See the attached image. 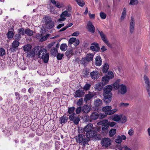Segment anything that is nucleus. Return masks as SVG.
<instances>
[{
	"label": "nucleus",
	"mask_w": 150,
	"mask_h": 150,
	"mask_svg": "<svg viewBox=\"0 0 150 150\" xmlns=\"http://www.w3.org/2000/svg\"><path fill=\"white\" fill-rule=\"evenodd\" d=\"M91 86V85L89 83L86 84L84 86L83 89L86 91L88 90L90 88Z\"/></svg>",
	"instance_id": "nucleus-43"
},
{
	"label": "nucleus",
	"mask_w": 150,
	"mask_h": 150,
	"mask_svg": "<svg viewBox=\"0 0 150 150\" xmlns=\"http://www.w3.org/2000/svg\"><path fill=\"white\" fill-rule=\"evenodd\" d=\"M99 117V114L96 112H93L90 116L89 121L92 122L97 120Z\"/></svg>",
	"instance_id": "nucleus-12"
},
{
	"label": "nucleus",
	"mask_w": 150,
	"mask_h": 150,
	"mask_svg": "<svg viewBox=\"0 0 150 150\" xmlns=\"http://www.w3.org/2000/svg\"><path fill=\"white\" fill-rule=\"evenodd\" d=\"M134 20L133 17H131V21L130 23V31L131 33H133L134 30Z\"/></svg>",
	"instance_id": "nucleus-20"
},
{
	"label": "nucleus",
	"mask_w": 150,
	"mask_h": 150,
	"mask_svg": "<svg viewBox=\"0 0 150 150\" xmlns=\"http://www.w3.org/2000/svg\"><path fill=\"white\" fill-rule=\"evenodd\" d=\"M44 85L48 86L50 85V82L49 80H47L43 82Z\"/></svg>",
	"instance_id": "nucleus-60"
},
{
	"label": "nucleus",
	"mask_w": 150,
	"mask_h": 150,
	"mask_svg": "<svg viewBox=\"0 0 150 150\" xmlns=\"http://www.w3.org/2000/svg\"><path fill=\"white\" fill-rule=\"evenodd\" d=\"M67 9L68 12L71 11L72 10V7L70 5H68L67 7Z\"/></svg>",
	"instance_id": "nucleus-64"
},
{
	"label": "nucleus",
	"mask_w": 150,
	"mask_h": 150,
	"mask_svg": "<svg viewBox=\"0 0 150 150\" xmlns=\"http://www.w3.org/2000/svg\"><path fill=\"white\" fill-rule=\"evenodd\" d=\"M118 110V109L116 108H115L113 109L110 110V111L109 112V115H112L115 112H116Z\"/></svg>",
	"instance_id": "nucleus-55"
},
{
	"label": "nucleus",
	"mask_w": 150,
	"mask_h": 150,
	"mask_svg": "<svg viewBox=\"0 0 150 150\" xmlns=\"http://www.w3.org/2000/svg\"><path fill=\"white\" fill-rule=\"evenodd\" d=\"M43 19L44 25L46 28L50 29L53 27L54 22L50 17L45 16L43 18Z\"/></svg>",
	"instance_id": "nucleus-5"
},
{
	"label": "nucleus",
	"mask_w": 150,
	"mask_h": 150,
	"mask_svg": "<svg viewBox=\"0 0 150 150\" xmlns=\"http://www.w3.org/2000/svg\"><path fill=\"white\" fill-rule=\"evenodd\" d=\"M107 76L109 77L110 79H112L114 77L113 73L112 71H109L108 72V75Z\"/></svg>",
	"instance_id": "nucleus-49"
},
{
	"label": "nucleus",
	"mask_w": 150,
	"mask_h": 150,
	"mask_svg": "<svg viewBox=\"0 0 150 150\" xmlns=\"http://www.w3.org/2000/svg\"><path fill=\"white\" fill-rule=\"evenodd\" d=\"M50 35V34H47L45 36H44L40 39V42H43L46 40Z\"/></svg>",
	"instance_id": "nucleus-44"
},
{
	"label": "nucleus",
	"mask_w": 150,
	"mask_h": 150,
	"mask_svg": "<svg viewBox=\"0 0 150 150\" xmlns=\"http://www.w3.org/2000/svg\"><path fill=\"white\" fill-rule=\"evenodd\" d=\"M144 78L146 90L150 98V81L148 77L146 75H144Z\"/></svg>",
	"instance_id": "nucleus-7"
},
{
	"label": "nucleus",
	"mask_w": 150,
	"mask_h": 150,
	"mask_svg": "<svg viewBox=\"0 0 150 150\" xmlns=\"http://www.w3.org/2000/svg\"><path fill=\"white\" fill-rule=\"evenodd\" d=\"M83 103V99H80L77 102L76 104L77 105L80 106L82 105Z\"/></svg>",
	"instance_id": "nucleus-50"
},
{
	"label": "nucleus",
	"mask_w": 150,
	"mask_h": 150,
	"mask_svg": "<svg viewBox=\"0 0 150 150\" xmlns=\"http://www.w3.org/2000/svg\"><path fill=\"white\" fill-rule=\"evenodd\" d=\"M84 95V92L82 90H78L75 92V96L76 97H81Z\"/></svg>",
	"instance_id": "nucleus-23"
},
{
	"label": "nucleus",
	"mask_w": 150,
	"mask_h": 150,
	"mask_svg": "<svg viewBox=\"0 0 150 150\" xmlns=\"http://www.w3.org/2000/svg\"><path fill=\"white\" fill-rule=\"evenodd\" d=\"M108 122V120H103V121H100L98 122L97 123V125H103V124L107 122Z\"/></svg>",
	"instance_id": "nucleus-62"
},
{
	"label": "nucleus",
	"mask_w": 150,
	"mask_h": 150,
	"mask_svg": "<svg viewBox=\"0 0 150 150\" xmlns=\"http://www.w3.org/2000/svg\"><path fill=\"white\" fill-rule=\"evenodd\" d=\"M129 104L128 103H121L119 104V106L122 108H125L129 105Z\"/></svg>",
	"instance_id": "nucleus-41"
},
{
	"label": "nucleus",
	"mask_w": 150,
	"mask_h": 150,
	"mask_svg": "<svg viewBox=\"0 0 150 150\" xmlns=\"http://www.w3.org/2000/svg\"><path fill=\"white\" fill-rule=\"evenodd\" d=\"M82 107V111L85 113H87L91 109V107L88 105H84Z\"/></svg>",
	"instance_id": "nucleus-21"
},
{
	"label": "nucleus",
	"mask_w": 150,
	"mask_h": 150,
	"mask_svg": "<svg viewBox=\"0 0 150 150\" xmlns=\"http://www.w3.org/2000/svg\"><path fill=\"white\" fill-rule=\"evenodd\" d=\"M126 16V9L125 8L123 9L122 12V14L120 18V20L122 21H123L125 18Z\"/></svg>",
	"instance_id": "nucleus-31"
},
{
	"label": "nucleus",
	"mask_w": 150,
	"mask_h": 150,
	"mask_svg": "<svg viewBox=\"0 0 150 150\" xmlns=\"http://www.w3.org/2000/svg\"><path fill=\"white\" fill-rule=\"evenodd\" d=\"M63 56L64 54H63L59 53L57 54V57L58 60H60L62 59Z\"/></svg>",
	"instance_id": "nucleus-57"
},
{
	"label": "nucleus",
	"mask_w": 150,
	"mask_h": 150,
	"mask_svg": "<svg viewBox=\"0 0 150 150\" xmlns=\"http://www.w3.org/2000/svg\"><path fill=\"white\" fill-rule=\"evenodd\" d=\"M109 127L107 122L105 123L102 126V129L103 131H105L108 129Z\"/></svg>",
	"instance_id": "nucleus-40"
},
{
	"label": "nucleus",
	"mask_w": 150,
	"mask_h": 150,
	"mask_svg": "<svg viewBox=\"0 0 150 150\" xmlns=\"http://www.w3.org/2000/svg\"><path fill=\"white\" fill-rule=\"evenodd\" d=\"M100 16L101 18L103 19H105L106 17V14L102 12L100 13Z\"/></svg>",
	"instance_id": "nucleus-48"
},
{
	"label": "nucleus",
	"mask_w": 150,
	"mask_h": 150,
	"mask_svg": "<svg viewBox=\"0 0 150 150\" xmlns=\"http://www.w3.org/2000/svg\"><path fill=\"white\" fill-rule=\"evenodd\" d=\"M120 81V79L117 80L113 84L114 87L116 89H119L120 87V85H119Z\"/></svg>",
	"instance_id": "nucleus-34"
},
{
	"label": "nucleus",
	"mask_w": 150,
	"mask_h": 150,
	"mask_svg": "<svg viewBox=\"0 0 150 150\" xmlns=\"http://www.w3.org/2000/svg\"><path fill=\"white\" fill-rule=\"evenodd\" d=\"M107 123L108 125L109 126H110V127H112L114 126L116 124V123L115 122H107Z\"/></svg>",
	"instance_id": "nucleus-59"
},
{
	"label": "nucleus",
	"mask_w": 150,
	"mask_h": 150,
	"mask_svg": "<svg viewBox=\"0 0 150 150\" xmlns=\"http://www.w3.org/2000/svg\"><path fill=\"white\" fill-rule=\"evenodd\" d=\"M96 66H99L102 64L101 59L100 56H98L96 58Z\"/></svg>",
	"instance_id": "nucleus-26"
},
{
	"label": "nucleus",
	"mask_w": 150,
	"mask_h": 150,
	"mask_svg": "<svg viewBox=\"0 0 150 150\" xmlns=\"http://www.w3.org/2000/svg\"><path fill=\"white\" fill-rule=\"evenodd\" d=\"M71 16V14L69 13L67 11H63L60 14V18L57 21L60 22L62 21H64L66 19V17H70Z\"/></svg>",
	"instance_id": "nucleus-6"
},
{
	"label": "nucleus",
	"mask_w": 150,
	"mask_h": 150,
	"mask_svg": "<svg viewBox=\"0 0 150 150\" xmlns=\"http://www.w3.org/2000/svg\"><path fill=\"white\" fill-rule=\"evenodd\" d=\"M79 34V32L78 31H76L73 33L71 35L73 36H77Z\"/></svg>",
	"instance_id": "nucleus-61"
},
{
	"label": "nucleus",
	"mask_w": 150,
	"mask_h": 150,
	"mask_svg": "<svg viewBox=\"0 0 150 150\" xmlns=\"http://www.w3.org/2000/svg\"><path fill=\"white\" fill-rule=\"evenodd\" d=\"M116 133V129H111L109 132V134L110 137H112Z\"/></svg>",
	"instance_id": "nucleus-42"
},
{
	"label": "nucleus",
	"mask_w": 150,
	"mask_h": 150,
	"mask_svg": "<svg viewBox=\"0 0 150 150\" xmlns=\"http://www.w3.org/2000/svg\"><path fill=\"white\" fill-rule=\"evenodd\" d=\"M134 129L132 128H131L129 130L128 133L130 136H132L134 134Z\"/></svg>",
	"instance_id": "nucleus-52"
},
{
	"label": "nucleus",
	"mask_w": 150,
	"mask_h": 150,
	"mask_svg": "<svg viewBox=\"0 0 150 150\" xmlns=\"http://www.w3.org/2000/svg\"><path fill=\"white\" fill-rule=\"evenodd\" d=\"M76 38H71L69 39V44H72L74 43V42L76 40Z\"/></svg>",
	"instance_id": "nucleus-58"
},
{
	"label": "nucleus",
	"mask_w": 150,
	"mask_h": 150,
	"mask_svg": "<svg viewBox=\"0 0 150 150\" xmlns=\"http://www.w3.org/2000/svg\"><path fill=\"white\" fill-rule=\"evenodd\" d=\"M5 54V51L4 49L0 48V56H2Z\"/></svg>",
	"instance_id": "nucleus-53"
},
{
	"label": "nucleus",
	"mask_w": 150,
	"mask_h": 150,
	"mask_svg": "<svg viewBox=\"0 0 150 150\" xmlns=\"http://www.w3.org/2000/svg\"><path fill=\"white\" fill-rule=\"evenodd\" d=\"M19 43L18 41L14 40L12 43V46L13 48H16L19 45Z\"/></svg>",
	"instance_id": "nucleus-37"
},
{
	"label": "nucleus",
	"mask_w": 150,
	"mask_h": 150,
	"mask_svg": "<svg viewBox=\"0 0 150 150\" xmlns=\"http://www.w3.org/2000/svg\"><path fill=\"white\" fill-rule=\"evenodd\" d=\"M25 34L28 36H31L33 35V31L29 29H25Z\"/></svg>",
	"instance_id": "nucleus-32"
},
{
	"label": "nucleus",
	"mask_w": 150,
	"mask_h": 150,
	"mask_svg": "<svg viewBox=\"0 0 150 150\" xmlns=\"http://www.w3.org/2000/svg\"><path fill=\"white\" fill-rule=\"evenodd\" d=\"M50 1L57 8H64L65 7L64 4L63 3H60L58 1H56L55 0H50Z\"/></svg>",
	"instance_id": "nucleus-11"
},
{
	"label": "nucleus",
	"mask_w": 150,
	"mask_h": 150,
	"mask_svg": "<svg viewBox=\"0 0 150 150\" xmlns=\"http://www.w3.org/2000/svg\"><path fill=\"white\" fill-rule=\"evenodd\" d=\"M112 107L111 106H108L103 107L102 110L105 113V114L108 115H109V113Z\"/></svg>",
	"instance_id": "nucleus-22"
},
{
	"label": "nucleus",
	"mask_w": 150,
	"mask_h": 150,
	"mask_svg": "<svg viewBox=\"0 0 150 150\" xmlns=\"http://www.w3.org/2000/svg\"><path fill=\"white\" fill-rule=\"evenodd\" d=\"M94 54L93 53L88 54L85 57V59L88 62L91 61L92 60Z\"/></svg>",
	"instance_id": "nucleus-25"
},
{
	"label": "nucleus",
	"mask_w": 150,
	"mask_h": 150,
	"mask_svg": "<svg viewBox=\"0 0 150 150\" xmlns=\"http://www.w3.org/2000/svg\"><path fill=\"white\" fill-rule=\"evenodd\" d=\"M85 132L84 131V128H82L81 127H79L78 129V132L79 133H85Z\"/></svg>",
	"instance_id": "nucleus-56"
},
{
	"label": "nucleus",
	"mask_w": 150,
	"mask_h": 150,
	"mask_svg": "<svg viewBox=\"0 0 150 150\" xmlns=\"http://www.w3.org/2000/svg\"><path fill=\"white\" fill-rule=\"evenodd\" d=\"M121 119V115H118V114H114L113 115L110 116V119L112 120L116 121H120Z\"/></svg>",
	"instance_id": "nucleus-13"
},
{
	"label": "nucleus",
	"mask_w": 150,
	"mask_h": 150,
	"mask_svg": "<svg viewBox=\"0 0 150 150\" xmlns=\"http://www.w3.org/2000/svg\"><path fill=\"white\" fill-rule=\"evenodd\" d=\"M84 131L86 132L87 136L94 137L96 136L97 132L95 131V129L91 123H89L84 127Z\"/></svg>",
	"instance_id": "nucleus-3"
},
{
	"label": "nucleus",
	"mask_w": 150,
	"mask_h": 150,
	"mask_svg": "<svg viewBox=\"0 0 150 150\" xmlns=\"http://www.w3.org/2000/svg\"><path fill=\"white\" fill-rule=\"evenodd\" d=\"M87 28L89 32L92 33H94L95 28L91 22L90 21H88V22Z\"/></svg>",
	"instance_id": "nucleus-15"
},
{
	"label": "nucleus",
	"mask_w": 150,
	"mask_h": 150,
	"mask_svg": "<svg viewBox=\"0 0 150 150\" xmlns=\"http://www.w3.org/2000/svg\"><path fill=\"white\" fill-rule=\"evenodd\" d=\"M67 44L65 43H64L61 45L60 49L62 51H65L67 50Z\"/></svg>",
	"instance_id": "nucleus-36"
},
{
	"label": "nucleus",
	"mask_w": 150,
	"mask_h": 150,
	"mask_svg": "<svg viewBox=\"0 0 150 150\" xmlns=\"http://www.w3.org/2000/svg\"><path fill=\"white\" fill-rule=\"evenodd\" d=\"M18 33L19 34L21 35H24L25 34V30L23 28L19 29L18 30Z\"/></svg>",
	"instance_id": "nucleus-47"
},
{
	"label": "nucleus",
	"mask_w": 150,
	"mask_h": 150,
	"mask_svg": "<svg viewBox=\"0 0 150 150\" xmlns=\"http://www.w3.org/2000/svg\"><path fill=\"white\" fill-rule=\"evenodd\" d=\"M90 76L92 79H97L99 77V74L97 71H93L90 73Z\"/></svg>",
	"instance_id": "nucleus-19"
},
{
	"label": "nucleus",
	"mask_w": 150,
	"mask_h": 150,
	"mask_svg": "<svg viewBox=\"0 0 150 150\" xmlns=\"http://www.w3.org/2000/svg\"><path fill=\"white\" fill-rule=\"evenodd\" d=\"M79 40L78 39H76V40H75V41L74 42V45L75 46H76L78 45L79 44Z\"/></svg>",
	"instance_id": "nucleus-63"
},
{
	"label": "nucleus",
	"mask_w": 150,
	"mask_h": 150,
	"mask_svg": "<svg viewBox=\"0 0 150 150\" xmlns=\"http://www.w3.org/2000/svg\"><path fill=\"white\" fill-rule=\"evenodd\" d=\"M31 46L29 44L24 45L23 47L24 50L25 51H28L31 49Z\"/></svg>",
	"instance_id": "nucleus-39"
},
{
	"label": "nucleus",
	"mask_w": 150,
	"mask_h": 150,
	"mask_svg": "<svg viewBox=\"0 0 150 150\" xmlns=\"http://www.w3.org/2000/svg\"><path fill=\"white\" fill-rule=\"evenodd\" d=\"M82 110V107H79L76 108V114H78L80 113Z\"/></svg>",
	"instance_id": "nucleus-51"
},
{
	"label": "nucleus",
	"mask_w": 150,
	"mask_h": 150,
	"mask_svg": "<svg viewBox=\"0 0 150 150\" xmlns=\"http://www.w3.org/2000/svg\"><path fill=\"white\" fill-rule=\"evenodd\" d=\"M90 49L93 51L97 52L98 51L100 48L99 47L98 44L93 42L92 43L91 46L90 47Z\"/></svg>",
	"instance_id": "nucleus-17"
},
{
	"label": "nucleus",
	"mask_w": 150,
	"mask_h": 150,
	"mask_svg": "<svg viewBox=\"0 0 150 150\" xmlns=\"http://www.w3.org/2000/svg\"><path fill=\"white\" fill-rule=\"evenodd\" d=\"M126 139V137L124 135H122L121 136L119 135L115 139V142L117 143H120L122 141V140H125Z\"/></svg>",
	"instance_id": "nucleus-18"
},
{
	"label": "nucleus",
	"mask_w": 150,
	"mask_h": 150,
	"mask_svg": "<svg viewBox=\"0 0 150 150\" xmlns=\"http://www.w3.org/2000/svg\"><path fill=\"white\" fill-rule=\"evenodd\" d=\"M109 67L108 64L107 63L105 64L103 67L102 69L103 72L104 73L107 72L108 70Z\"/></svg>",
	"instance_id": "nucleus-33"
},
{
	"label": "nucleus",
	"mask_w": 150,
	"mask_h": 150,
	"mask_svg": "<svg viewBox=\"0 0 150 150\" xmlns=\"http://www.w3.org/2000/svg\"><path fill=\"white\" fill-rule=\"evenodd\" d=\"M110 79V78L107 76H103L102 79L103 84L105 85L107 84L109 82Z\"/></svg>",
	"instance_id": "nucleus-28"
},
{
	"label": "nucleus",
	"mask_w": 150,
	"mask_h": 150,
	"mask_svg": "<svg viewBox=\"0 0 150 150\" xmlns=\"http://www.w3.org/2000/svg\"><path fill=\"white\" fill-rule=\"evenodd\" d=\"M91 137L87 136L83 134H79L76 137V142L81 145L84 146L87 144Z\"/></svg>",
	"instance_id": "nucleus-4"
},
{
	"label": "nucleus",
	"mask_w": 150,
	"mask_h": 150,
	"mask_svg": "<svg viewBox=\"0 0 150 150\" xmlns=\"http://www.w3.org/2000/svg\"><path fill=\"white\" fill-rule=\"evenodd\" d=\"M68 117L66 116H63L60 118V122L61 124H64L65 122L67 121Z\"/></svg>",
	"instance_id": "nucleus-29"
},
{
	"label": "nucleus",
	"mask_w": 150,
	"mask_h": 150,
	"mask_svg": "<svg viewBox=\"0 0 150 150\" xmlns=\"http://www.w3.org/2000/svg\"><path fill=\"white\" fill-rule=\"evenodd\" d=\"M138 3V0H130L129 4L132 5H135L137 4Z\"/></svg>",
	"instance_id": "nucleus-54"
},
{
	"label": "nucleus",
	"mask_w": 150,
	"mask_h": 150,
	"mask_svg": "<svg viewBox=\"0 0 150 150\" xmlns=\"http://www.w3.org/2000/svg\"><path fill=\"white\" fill-rule=\"evenodd\" d=\"M98 32L99 33L101 38L104 42L106 44L108 47H110L111 45L108 42V41L105 35L102 31H100L98 30Z\"/></svg>",
	"instance_id": "nucleus-8"
},
{
	"label": "nucleus",
	"mask_w": 150,
	"mask_h": 150,
	"mask_svg": "<svg viewBox=\"0 0 150 150\" xmlns=\"http://www.w3.org/2000/svg\"><path fill=\"white\" fill-rule=\"evenodd\" d=\"M112 95H103L104 98V101L106 103H110L111 100V97Z\"/></svg>",
	"instance_id": "nucleus-24"
},
{
	"label": "nucleus",
	"mask_w": 150,
	"mask_h": 150,
	"mask_svg": "<svg viewBox=\"0 0 150 150\" xmlns=\"http://www.w3.org/2000/svg\"><path fill=\"white\" fill-rule=\"evenodd\" d=\"M40 48L39 46L35 47L32 51L28 53V55L32 57L36 55L38 58L42 59L45 63H47L48 61L49 54L47 52V50L45 49L40 48Z\"/></svg>",
	"instance_id": "nucleus-1"
},
{
	"label": "nucleus",
	"mask_w": 150,
	"mask_h": 150,
	"mask_svg": "<svg viewBox=\"0 0 150 150\" xmlns=\"http://www.w3.org/2000/svg\"><path fill=\"white\" fill-rule=\"evenodd\" d=\"M101 143L103 146L107 147L110 145L111 141L109 138H105L102 140Z\"/></svg>",
	"instance_id": "nucleus-10"
},
{
	"label": "nucleus",
	"mask_w": 150,
	"mask_h": 150,
	"mask_svg": "<svg viewBox=\"0 0 150 150\" xmlns=\"http://www.w3.org/2000/svg\"><path fill=\"white\" fill-rule=\"evenodd\" d=\"M51 52L52 54H56L58 53L57 49L55 47H53L51 50Z\"/></svg>",
	"instance_id": "nucleus-46"
},
{
	"label": "nucleus",
	"mask_w": 150,
	"mask_h": 150,
	"mask_svg": "<svg viewBox=\"0 0 150 150\" xmlns=\"http://www.w3.org/2000/svg\"><path fill=\"white\" fill-rule=\"evenodd\" d=\"M95 95V94L94 93L89 92L88 94L85 95L84 99V101L87 102L88 100H90Z\"/></svg>",
	"instance_id": "nucleus-16"
},
{
	"label": "nucleus",
	"mask_w": 150,
	"mask_h": 150,
	"mask_svg": "<svg viewBox=\"0 0 150 150\" xmlns=\"http://www.w3.org/2000/svg\"><path fill=\"white\" fill-rule=\"evenodd\" d=\"M80 6L83 7L85 5V2L83 0H75Z\"/></svg>",
	"instance_id": "nucleus-35"
},
{
	"label": "nucleus",
	"mask_w": 150,
	"mask_h": 150,
	"mask_svg": "<svg viewBox=\"0 0 150 150\" xmlns=\"http://www.w3.org/2000/svg\"><path fill=\"white\" fill-rule=\"evenodd\" d=\"M103 88V85L101 83L96 84L95 86V89L96 91H100Z\"/></svg>",
	"instance_id": "nucleus-27"
},
{
	"label": "nucleus",
	"mask_w": 150,
	"mask_h": 150,
	"mask_svg": "<svg viewBox=\"0 0 150 150\" xmlns=\"http://www.w3.org/2000/svg\"><path fill=\"white\" fill-rule=\"evenodd\" d=\"M127 91L126 86L124 84H121L119 88L118 93L122 94L125 93Z\"/></svg>",
	"instance_id": "nucleus-14"
},
{
	"label": "nucleus",
	"mask_w": 150,
	"mask_h": 150,
	"mask_svg": "<svg viewBox=\"0 0 150 150\" xmlns=\"http://www.w3.org/2000/svg\"><path fill=\"white\" fill-rule=\"evenodd\" d=\"M75 108L74 107H70L68 108V113L69 116V119L71 121L76 125H78L80 121V119L78 116H77L74 112Z\"/></svg>",
	"instance_id": "nucleus-2"
},
{
	"label": "nucleus",
	"mask_w": 150,
	"mask_h": 150,
	"mask_svg": "<svg viewBox=\"0 0 150 150\" xmlns=\"http://www.w3.org/2000/svg\"><path fill=\"white\" fill-rule=\"evenodd\" d=\"M102 101L99 99H97L94 102V105L96 107H98L99 106L102 105Z\"/></svg>",
	"instance_id": "nucleus-30"
},
{
	"label": "nucleus",
	"mask_w": 150,
	"mask_h": 150,
	"mask_svg": "<svg viewBox=\"0 0 150 150\" xmlns=\"http://www.w3.org/2000/svg\"><path fill=\"white\" fill-rule=\"evenodd\" d=\"M112 89V86L111 85H107L103 89V95H112L111 92Z\"/></svg>",
	"instance_id": "nucleus-9"
},
{
	"label": "nucleus",
	"mask_w": 150,
	"mask_h": 150,
	"mask_svg": "<svg viewBox=\"0 0 150 150\" xmlns=\"http://www.w3.org/2000/svg\"><path fill=\"white\" fill-rule=\"evenodd\" d=\"M14 35V33L11 31H9L7 34V37L9 39H11L13 38Z\"/></svg>",
	"instance_id": "nucleus-38"
},
{
	"label": "nucleus",
	"mask_w": 150,
	"mask_h": 150,
	"mask_svg": "<svg viewBox=\"0 0 150 150\" xmlns=\"http://www.w3.org/2000/svg\"><path fill=\"white\" fill-rule=\"evenodd\" d=\"M122 123H125L127 121L126 117L124 115H121V119L120 120Z\"/></svg>",
	"instance_id": "nucleus-45"
}]
</instances>
